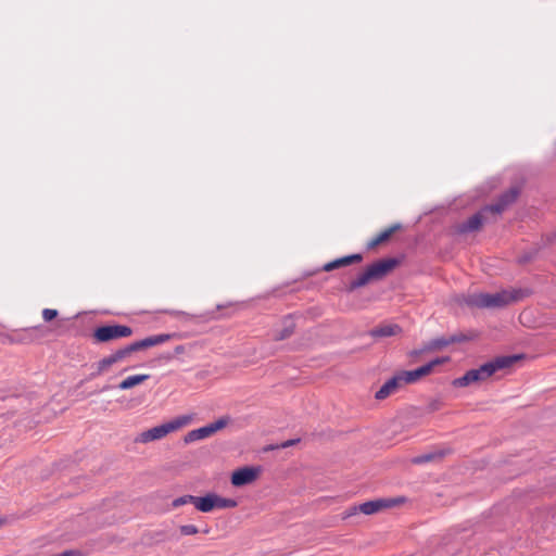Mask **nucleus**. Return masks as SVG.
I'll use <instances>...</instances> for the list:
<instances>
[{
    "mask_svg": "<svg viewBox=\"0 0 556 556\" xmlns=\"http://www.w3.org/2000/svg\"><path fill=\"white\" fill-rule=\"evenodd\" d=\"M446 454L445 450L438 448L431 452L424 453L421 455L415 456L412 459L413 464L421 465L427 463H432L442 459Z\"/></svg>",
    "mask_w": 556,
    "mask_h": 556,
    "instance_id": "17",
    "label": "nucleus"
},
{
    "mask_svg": "<svg viewBox=\"0 0 556 556\" xmlns=\"http://www.w3.org/2000/svg\"><path fill=\"white\" fill-rule=\"evenodd\" d=\"M237 506V501L232 498L220 497L216 494V508H233Z\"/></svg>",
    "mask_w": 556,
    "mask_h": 556,
    "instance_id": "26",
    "label": "nucleus"
},
{
    "mask_svg": "<svg viewBox=\"0 0 556 556\" xmlns=\"http://www.w3.org/2000/svg\"><path fill=\"white\" fill-rule=\"evenodd\" d=\"M403 384L404 382L397 372L381 386V388L376 392L375 397L377 400H384Z\"/></svg>",
    "mask_w": 556,
    "mask_h": 556,
    "instance_id": "12",
    "label": "nucleus"
},
{
    "mask_svg": "<svg viewBox=\"0 0 556 556\" xmlns=\"http://www.w3.org/2000/svg\"><path fill=\"white\" fill-rule=\"evenodd\" d=\"M519 195V189L518 188H510L507 191L503 192L496 202L486 205L483 207V211H490V213L493 214H501L504 212L510 204H513Z\"/></svg>",
    "mask_w": 556,
    "mask_h": 556,
    "instance_id": "6",
    "label": "nucleus"
},
{
    "mask_svg": "<svg viewBox=\"0 0 556 556\" xmlns=\"http://www.w3.org/2000/svg\"><path fill=\"white\" fill-rule=\"evenodd\" d=\"M197 496L194 495H182L173 501L174 507H179L186 504H193L195 506Z\"/></svg>",
    "mask_w": 556,
    "mask_h": 556,
    "instance_id": "27",
    "label": "nucleus"
},
{
    "mask_svg": "<svg viewBox=\"0 0 556 556\" xmlns=\"http://www.w3.org/2000/svg\"><path fill=\"white\" fill-rule=\"evenodd\" d=\"M480 382L481 381L479 380L478 372H477L476 368H473V369L466 371L465 375H463L462 377L455 378L452 381V384L455 388H465L472 383H480Z\"/></svg>",
    "mask_w": 556,
    "mask_h": 556,
    "instance_id": "18",
    "label": "nucleus"
},
{
    "mask_svg": "<svg viewBox=\"0 0 556 556\" xmlns=\"http://www.w3.org/2000/svg\"><path fill=\"white\" fill-rule=\"evenodd\" d=\"M402 327L397 324H382L368 331V334L375 339L394 337L402 333Z\"/></svg>",
    "mask_w": 556,
    "mask_h": 556,
    "instance_id": "11",
    "label": "nucleus"
},
{
    "mask_svg": "<svg viewBox=\"0 0 556 556\" xmlns=\"http://www.w3.org/2000/svg\"><path fill=\"white\" fill-rule=\"evenodd\" d=\"M294 329L295 324L292 320V318L288 316L283 319L282 328L274 333V339L276 341H282L285 339H288L294 332Z\"/></svg>",
    "mask_w": 556,
    "mask_h": 556,
    "instance_id": "21",
    "label": "nucleus"
},
{
    "mask_svg": "<svg viewBox=\"0 0 556 556\" xmlns=\"http://www.w3.org/2000/svg\"><path fill=\"white\" fill-rule=\"evenodd\" d=\"M260 469L254 467H242L235 470L231 475V484L243 486L252 483L258 476Z\"/></svg>",
    "mask_w": 556,
    "mask_h": 556,
    "instance_id": "8",
    "label": "nucleus"
},
{
    "mask_svg": "<svg viewBox=\"0 0 556 556\" xmlns=\"http://www.w3.org/2000/svg\"><path fill=\"white\" fill-rule=\"evenodd\" d=\"M229 422V417H222L214 422L208 424V427L211 428V432L214 434L216 431L225 428Z\"/></svg>",
    "mask_w": 556,
    "mask_h": 556,
    "instance_id": "28",
    "label": "nucleus"
},
{
    "mask_svg": "<svg viewBox=\"0 0 556 556\" xmlns=\"http://www.w3.org/2000/svg\"><path fill=\"white\" fill-rule=\"evenodd\" d=\"M163 313L175 316V317H179L184 320H190L193 317L192 315H190L189 313H186L184 311L165 309V311H163Z\"/></svg>",
    "mask_w": 556,
    "mask_h": 556,
    "instance_id": "29",
    "label": "nucleus"
},
{
    "mask_svg": "<svg viewBox=\"0 0 556 556\" xmlns=\"http://www.w3.org/2000/svg\"><path fill=\"white\" fill-rule=\"evenodd\" d=\"M184 351H185L184 345H177V346L175 348V353H177V354H180V353H182Z\"/></svg>",
    "mask_w": 556,
    "mask_h": 556,
    "instance_id": "33",
    "label": "nucleus"
},
{
    "mask_svg": "<svg viewBox=\"0 0 556 556\" xmlns=\"http://www.w3.org/2000/svg\"><path fill=\"white\" fill-rule=\"evenodd\" d=\"M530 258H531L530 256L525 255V256H522V257L520 258V262H521V263H525V262H528Z\"/></svg>",
    "mask_w": 556,
    "mask_h": 556,
    "instance_id": "34",
    "label": "nucleus"
},
{
    "mask_svg": "<svg viewBox=\"0 0 556 556\" xmlns=\"http://www.w3.org/2000/svg\"><path fill=\"white\" fill-rule=\"evenodd\" d=\"M526 292L521 289L502 290L495 293H472L464 299L469 307L502 308L521 300Z\"/></svg>",
    "mask_w": 556,
    "mask_h": 556,
    "instance_id": "1",
    "label": "nucleus"
},
{
    "mask_svg": "<svg viewBox=\"0 0 556 556\" xmlns=\"http://www.w3.org/2000/svg\"><path fill=\"white\" fill-rule=\"evenodd\" d=\"M447 359H448L447 357H437V358L430 361L429 363L418 367L417 369L404 370V371H400L399 374H400L404 384L405 383H414L417 380H419L420 378L429 375L435 366L443 364Z\"/></svg>",
    "mask_w": 556,
    "mask_h": 556,
    "instance_id": "5",
    "label": "nucleus"
},
{
    "mask_svg": "<svg viewBox=\"0 0 556 556\" xmlns=\"http://www.w3.org/2000/svg\"><path fill=\"white\" fill-rule=\"evenodd\" d=\"M464 340H465V337L463 334H459V336L454 334V336H451L448 338L433 339L432 341H430L425 346V349H422V350H415L410 354H412V356H417L420 353H422L424 351H427V350H439V349L445 348V346H447V345H450L452 343L462 342Z\"/></svg>",
    "mask_w": 556,
    "mask_h": 556,
    "instance_id": "9",
    "label": "nucleus"
},
{
    "mask_svg": "<svg viewBox=\"0 0 556 556\" xmlns=\"http://www.w3.org/2000/svg\"><path fill=\"white\" fill-rule=\"evenodd\" d=\"M372 279L368 273V270L366 269L364 273H362L361 275H358L357 278H355L354 280H352L349 286L346 287V290L349 292H353L354 290L358 289V288H362L364 286H366L368 282H370Z\"/></svg>",
    "mask_w": 556,
    "mask_h": 556,
    "instance_id": "24",
    "label": "nucleus"
},
{
    "mask_svg": "<svg viewBox=\"0 0 556 556\" xmlns=\"http://www.w3.org/2000/svg\"><path fill=\"white\" fill-rule=\"evenodd\" d=\"M521 358V355H507V356H498L494 359L482 364L478 368H476L479 380L481 382L489 379L491 376H493L496 371L510 367L514 363L519 361Z\"/></svg>",
    "mask_w": 556,
    "mask_h": 556,
    "instance_id": "4",
    "label": "nucleus"
},
{
    "mask_svg": "<svg viewBox=\"0 0 556 556\" xmlns=\"http://www.w3.org/2000/svg\"><path fill=\"white\" fill-rule=\"evenodd\" d=\"M362 260H363L362 254L346 255V256L337 258L334 261H331V262L325 264L323 269L325 271H331V270H333L336 268L343 267V266H349V265H351L353 263L361 262Z\"/></svg>",
    "mask_w": 556,
    "mask_h": 556,
    "instance_id": "13",
    "label": "nucleus"
},
{
    "mask_svg": "<svg viewBox=\"0 0 556 556\" xmlns=\"http://www.w3.org/2000/svg\"><path fill=\"white\" fill-rule=\"evenodd\" d=\"M213 433L211 432V428L208 427V425H206L204 427H201V428H198V429L189 431L186 434L184 440H185V443H192L194 441L208 438Z\"/></svg>",
    "mask_w": 556,
    "mask_h": 556,
    "instance_id": "22",
    "label": "nucleus"
},
{
    "mask_svg": "<svg viewBox=\"0 0 556 556\" xmlns=\"http://www.w3.org/2000/svg\"><path fill=\"white\" fill-rule=\"evenodd\" d=\"M137 351H140L138 345H137V342H132L122 349H118L114 352V355L117 359V362H122L124 359H126L127 357H129L134 352H137Z\"/></svg>",
    "mask_w": 556,
    "mask_h": 556,
    "instance_id": "25",
    "label": "nucleus"
},
{
    "mask_svg": "<svg viewBox=\"0 0 556 556\" xmlns=\"http://www.w3.org/2000/svg\"><path fill=\"white\" fill-rule=\"evenodd\" d=\"M132 334V329L126 325H105L94 329L92 338L94 343H105L113 340L127 338Z\"/></svg>",
    "mask_w": 556,
    "mask_h": 556,
    "instance_id": "3",
    "label": "nucleus"
},
{
    "mask_svg": "<svg viewBox=\"0 0 556 556\" xmlns=\"http://www.w3.org/2000/svg\"><path fill=\"white\" fill-rule=\"evenodd\" d=\"M149 375H135V376H129L127 377L126 379H124L119 384H118V389L121 390H128V389H131L142 382H144L146 380L149 379Z\"/></svg>",
    "mask_w": 556,
    "mask_h": 556,
    "instance_id": "23",
    "label": "nucleus"
},
{
    "mask_svg": "<svg viewBox=\"0 0 556 556\" xmlns=\"http://www.w3.org/2000/svg\"><path fill=\"white\" fill-rule=\"evenodd\" d=\"M58 316V311L52 308H45L42 311V318L45 321H51Z\"/></svg>",
    "mask_w": 556,
    "mask_h": 556,
    "instance_id": "31",
    "label": "nucleus"
},
{
    "mask_svg": "<svg viewBox=\"0 0 556 556\" xmlns=\"http://www.w3.org/2000/svg\"><path fill=\"white\" fill-rule=\"evenodd\" d=\"M195 508L202 513L212 511L216 508V494L208 493L205 496H197Z\"/></svg>",
    "mask_w": 556,
    "mask_h": 556,
    "instance_id": "19",
    "label": "nucleus"
},
{
    "mask_svg": "<svg viewBox=\"0 0 556 556\" xmlns=\"http://www.w3.org/2000/svg\"><path fill=\"white\" fill-rule=\"evenodd\" d=\"M175 334L170 333H160L151 337H147L142 340L136 341L139 350L152 348L155 345L163 344L170 340Z\"/></svg>",
    "mask_w": 556,
    "mask_h": 556,
    "instance_id": "14",
    "label": "nucleus"
},
{
    "mask_svg": "<svg viewBox=\"0 0 556 556\" xmlns=\"http://www.w3.org/2000/svg\"><path fill=\"white\" fill-rule=\"evenodd\" d=\"M402 228V225L396 223L390 226L389 228L381 231L378 236L372 238L370 241L367 242V249L371 250L378 247L379 244L387 241L395 231Z\"/></svg>",
    "mask_w": 556,
    "mask_h": 556,
    "instance_id": "15",
    "label": "nucleus"
},
{
    "mask_svg": "<svg viewBox=\"0 0 556 556\" xmlns=\"http://www.w3.org/2000/svg\"><path fill=\"white\" fill-rule=\"evenodd\" d=\"M485 213H490V211H483V208L470 216L467 220L463 222L457 226V231L459 233H468L472 231H477L483 225L484 218L483 215Z\"/></svg>",
    "mask_w": 556,
    "mask_h": 556,
    "instance_id": "10",
    "label": "nucleus"
},
{
    "mask_svg": "<svg viewBox=\"0 0 556 556\" xmlns=\"http://www.w3.org/2000/svg\"><path fill=\"white\" fill-rule=\"evenodd\" d=\"M190 421L189 416H179L168 422L153 427L147 431L141 432L136 439L137 442L148 443L154 440H160L168 433L180 429L188 425Z\"/></svg>",
    "mask_w": 556,
    "mask_h": 556,
    "instance_id": "2",
    "label": "nucleus"
},
{
    "mask_svg": "<svg viewBox=\"0 0 556 556\" xmlns=\"http://www.w3.org/2000/svg\"><path fill=\"white\" fill-rule=\"evenodd\" d=\"M182 535H193L199 532V529L194 525H184L179 528Z\"/></svg>",
    "mask_w": 556,
    "mask_h": 556,
    "instance_id": "30",
    "label": "nucleus"
},
{
    "mask_svg": "<svg viewBox=\"0 0 556 556\" xmlns=\"http://www.w3.org/2000/svg\"><path fill=\"white\" fill-rule=\"evenodd\" d=\"M296 442H299V439L288 440V441H286V442H283V443L281 444V447H282V448H286V447L292 446V445H294Z\"/></svg>",
    "mask_w": 556,
    "mask_h": 556,
    "instance_id": "32",
    "label": "nucleus"
},
{
    "mask_svg": "<svg viewBox=\"0 0 556 556\" xmlns=\"http://www.w3.org/2000/svg\"><path fill=\"white\" fill-rule=\"evenodd\" d=\"M118 363L114 353L103 357L96 364V370L90 374V378H96L105 372L111 366Z\"/></svg>",
    "mask_w": 556,
    "mask_h": 556,
    "instance_id": "20",
    "label": "nucleus"
},
{
    "mask_svg": "<svg viewBox=\"0 0 556 556\" xmlns=\"http://www.w3.org/2000/svg\"><path fill=\"white\" fill-rule=\"evenodd\" d=\"M399 264L396 258H383L369 265L366 269L368 270L372 280H379L383 278L388 273L395 268Z\"/></svg>",
    "mask_w": 556,
    "mask_h": 556,
    "instance_id": "7",
    "label": "nucleus"
},
{
    "mask_svg": "<svg viewBox=\"0 0 556 556\" xmlns=\"http://www.w3.org/2000/svg\"><path fill=\"white\" fill-rule=\"evenodd\" d=\"M391 503L387 502L384 500H376V501H368L358 506V509L365 514V515H371L384 507H390ZM354 511L357 510V507L353 508Z\"/></svg>",
    "mask_w": 556,
    "mask_h": 556,
    "instance_id": "16",
    "label": "nucleus"
}]
</instances>
